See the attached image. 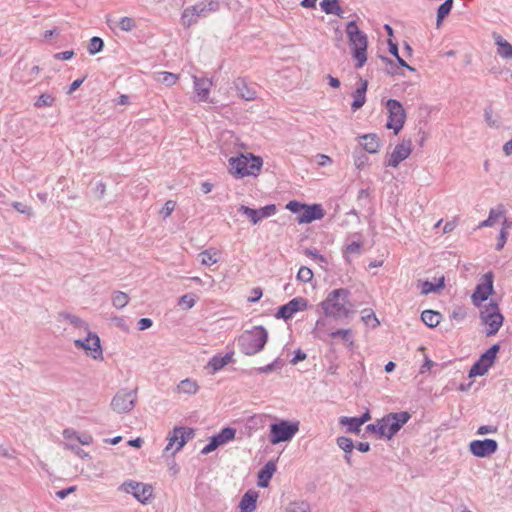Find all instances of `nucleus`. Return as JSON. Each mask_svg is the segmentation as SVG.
I'll return each instance as SVG.
<instances>
[{
  "mask_svg": "<svg viewBox=\"0 0 512 512\" xmlns=\"http://www.w3.org/2000/svg\"><path fill=\"white\" fill-rule=\"evenodd\" d=\"M350 291L346 288L334 289L320 303L323 313L327 317L341 320L354 313V305L349 300Z\"/></svg>",
  "mask_w": 512,
  "mask_h": 512,
  "instance_id": "1",
  "label": "nucleus"
},
{
  "mask_svg": "<svg viewBox=\"0 0 512 512\" xmlns=\"http://www.w3.org/2000/svg\"><path fill=\"white\" fill-rule=\"evenodd\" d=\"M346 34L351 48L352 57L356 60V68H362L367 61V35L359 29L355 21L347 23Z\"/></svg>",
  "mask_w": 512,
  "mask_h": 512,
  "instance_id": "2",
  "label": "nucleus"
},
{
  "mask_svg": "<svg viewBox=\"0 0 512 512\" xmlns=\"http://www.w3.org/2000/svg\"><path fill=\"white\" fill-rule=\"evenodd\" d=\"M268 341V331L263 326H255L243 332L237 341L240 351L248 356L261 352Z\"/></svg>",
  "mask_w": 512,
  "mask_h": 512,
  "instance_id": "3",
  "label": "nucleus"
},
{
  "mask_svg": "<svg viewBox=\"0 0 512 512\" xmlns=\"http://www.w3.org/2000/svg\"><path fill=\"white\" fill-rule=\"evenodd\" d=\"M480 308V320L481 323L487 326L486 336L495 335L503 324L504 317L500 313L498 304L491 301L487 305H483Z\"/></svg>",
  "mask_w": 512,
  "mask_h": 512,
  "instance_id": "4",
  "label": "nucleus"
},
{
  "mask_svg": "<svg viewBox=\"0 0 512 512\" xmlns=\"http://www.w3.org/2000/svg\"><path fill=\"white\" fill-rule=\"evenodd\" d=\"M299 430L298 422H290L281 420L280 422L273 423L270 426V442L278 444L291 440Z\"/></svg>",
  "mask_w": 512,
  "mask_h": 512,
  "instance_id": "5",
  "label": "nucleus"
},
{
  "mask_svg": "<svg viewBox=\"0 0 512 512\" xmlns=\"http://www.w3.org/2000/svg\"><path fill=\"white\" fill-rule=\"evenodd\" d=\"M386 109L388 111V121L386 127L393 129L395 134L403 128L406 120V112L402 104L396 99H389L386 102Z\"/></svg>",
  "mask_w": 512,
  "mask_h": 512,
  "instance_id": "6",
  "label": "nucleus"
},
{
  "mask_svg": "<svg viewBox=\"0 0 512 512\" xmlns=\"http://www.w3.org/2000/svg\"><path fill=\"white\" fill-rule=\"evenodd\" d=\"M136 400V389H120L112 398L110 407L116 413H128L135 407Z\"/></svg>",
  "mask_w": 512,
  "mask_h": 512,
  "instance_id": "7",
  "label": "nucleus"
},
{
  "mask_svg": "<svg viewBox=\"0 0 512 512\" xmlns=\"http://www.w3.org/2000/svg\"><path fill=\"white\" fill-rule=\"evenodd\" d=\"M499 350V344H494L483 354H481L479 359L470 368L468 376L470 378L475 376H483L489 370V368L493 366Z\"/></svg>",
  "mask_w": 512,
  "mask_h": 512,
  "instance_id": "8",
  "label": "nucleus"
},
{
  "mask_svg": "<svg viewBox=\"0 0 512 512\" xmlns=\"http://www.w3.org/2000/svg\"><path fill=\"white\" fill-rule=\"evenodd\" d=\"M411 414L407 411L392 412L382 418L385 429L384 437L392 439L400 429L410 420Z\"/></svg>",
  "mask_w": 512,
  "mask_h": 512,
  "instance_id": "9",
  "label": "nucleus"
},
{
  "mask_svg": "<svg viewBox=\"0 0 512 512\" xmlns=\"http://www.w3.org/2000/svg\"><path fill=\"white\" fill-rule=\"evenodd\" d=\"M119 490L127 494H132L141 503H146L152 497L153 492L150 485L134 480L125 481L119 487Z\"/></svg>",
  "mask_w": 512,
  "mask_h": 512,
  "instance_id": "10",
  "label": "nucleus"
},
{
  "mask_svg": "<svg viewBox=\"0 0 512 512\" xmlns=\"http://www.w3.org/2000/svg\"><path fill=\"white\" fill-rule=\"evenodd\" d=\"M483 281L477 284L471 299L476 307H482V302L486 301L488 297L494 292L493 290V274L488 272L484 274Z\"/></svg>",
  "mask_w": 512,
  "mask_h": 512,
  "instance_id": "11",
  "label": "nucleus"
},
{
  "mask_svg": "<svg viewBox=\"0 0 512 512\" xmlns=\"http://www.w3.org/2000/svg\"><path fill=\"white\" fill-rule=\"evenodd\" d=\"M87 337L85 339H76L74 345L77 348L84 349L85 351L91 352V357L95 360L102 359V348L100 344V338L97 334L87 331Z\"/></svg>",
  "mask_w": 512,
  "mask_h": 512,
  "instance_id": "12",
  "label": "nucleus"
},
{
  "mask_svg": "<svg viewBox=\"0 0 512 512\" xmlns=\"http://www.w3.org/2000/svg\"><path fill=\"white\" fill-rule=\"evenodd\" d=\"M276 205L269 204L260 209H253L245 205H241L238 211L247 216L252 224H257L260 220L268 218L276 213Z\"/></svg>",
  "mask_w": 512,
  "mask_h": 512,
  "instance_id": "13",
  "label": "nucleus"
},
{
  "mask_svg": "<svg viewBox=\"0 0 512 512\" xmlns=\"http://www.w3.org/2000/svg\"><path fill=\"white\" fill-rule=\"evenodd\" d=\"M470 452L480 458L494 454L498 449V443L494 439L473 440L469 444Z\"/></svg>",
  "mask_w": 512,
  "mask_h": 512,
  "instance_id": "14",
  "label": "nucleus"
},
{
  "mask_svg": "<svg viewBox=\"0 0 512 512\" xmlns=\"http://www.w3.org/2000/svg\"><path fill=\"white\" fill-rule=\"evenodd\" d=\"M412 151V142L411 140L403 139L402 142L396 145L394 151L389 156L388 160L385 162V166L396 168L398 165L409 157Z\"/></svg>",
  "mask_w": 512,
  "mask_h": 512,
  "instance_id": "15",
  "label": "nucleus"
},
{
  "mask_svg": "<svg viewBox=\"0 0 512 512\" xmlns=\"http://www.w3.org/2000/svg\"><path fill=\"white\" fill-rule=\"evenodd\" d=\"M307 300L302 297H296L290 300L287 304H284L278 308L275 317L278 319L288 320L296 312L306 309Z\"/></svg>",
  "mask_w": 512,
  "mask_h": 512,
  "instance_id": "16",
  "label": "nucleus"
},
{
  "mask_svg": "<svg viewBox=\"0 0 512 512\" xmlns=\"http://www.w3.org/2000/svg\"><path fill=\"white\" fill-rule=\"evenodd\" d=\"M325 215L321 204H304L302 213L297 217L299 224L311 223L315 220L322 219Z\"/></svg>",
  "mask_w": 512,
  "mask_h": 512,
  "instance_id": "17",
  "label": "nucleus"
},
{
  "mask_svg": "<svg viewBox=\"0 0 512 512\" xmlns=\"http://www.w3.org/2000/svg\"><path fill=\"white\" fill-rule=\"evenodd\" d=\"M248 164L249 158L245 155H240L239 157H231L229 159L230 172L236 178H242L244 176H248Z\"/></svg>",
  "mask_w": 512,
  "mask_h": 512,
  "instance_id": "18",
  "label": "nucleus"
},
{
  "mask_svg": "<svg viewBox=\"0 0 512 512\" xmlns=\"http://www.w3.org/2000/svg\"><path fill=\"white\" fill-rule=\"evenodd\" d=\"M367 88L368 81L360 77L359 86L352 94L353 102L351 103V109L353 111L359 110L365 104Z\"/></svg>",
  "mask_w": 512,
  "mask_h": 512,
  "instance_id": "19",
  "label": "nucleus"
},
{
  "mask_svg": "<svg viewBox=\"0 0 512 512\" xmlns=\"http://www.w3.org/2000/svg\"><path fill=\"white\" fill-rule=\"evenodd\" d=\"M194 91L201 102L208 100L210 89L213 85L212 80L208 78H198L193 76Z\"/></svg>",
  "mask_w": 512,
  "mask_h": 512,
  "instance_id": "20",
  "label": "nucleus"
},
{
  "mask_svg": "<svg viewBox=\"0 0 512 512\" xmlns=\"http://www.w3.org/2000/svg\"><path fill=\"white\" fill-rule=\"evenodd\" d=\"M234 86L238 95L242 99L252 101L256 98V91L252 87L248 86L244 78H237L234 81Z\"/></svg>",
  "mask_w": 512,
  "mask_h": 512,
  "instance_id": "21",
  "label": "nucleus"
},
{
  "mask_svg": "<svg viewBox=\"0 0 512 512\" xmlns=\"http://www.w3.org/2000/svg\"><path fill=\"white\" fill-rule=\"evenodd\" d=\"M275 471L276 464L273 461H268L258 472V486L267 487Z\"/></svg>",
  "mask_w": 512,
  "mask_h": 512,
  "instance_id": "22",
  "label": "nucleus"
},
{
  "mask_svg": "<svg viewBox=\"0 0 512 512\" xmlns=\"http://www.w3.org/2000/svg\"><path fill=\"white\" fill-rule=\"evenodd\" d=\"M257 499L258 494L256 491H247L240 500V512H253L256 509Z\"/></svg>",
  "mask_w": 512,
  "mask_h": 512,
  "instance_id": "23",
  "label": "nucleus"
},
{
  "mask_svg": "<svg viewBox=\"0 0 512 512\" xmlns=\"http://www.w3.org/2000/svg\"><path fill=\"white\" fill-rule=\"evenodd\" d=\"M360 139L362 140L360 143L361 146L368 153L373 154V153H377L379 151L380 139L377 136V134H374V133L365 134V135H362L360 137Z\"/></svg>",
  "mask_w": 512,
  "mask_h": 512,
  "instance_id": "24",
  "label": "nucleus"
},
{
  "mask_svg": "<svg viewBox=\"0 0 512 512\" xmlns=\"http://www.w3.org/2000/svg\"><path fill=\"white\" fill-rule=\"evenodd\" d=\"M189 8L197 18L206 17L209 12L217 10L218 3L214 1H210L208 3L201 2L190 6Z\"/></svg>",
  "mask_w": 512,
  "mask_h": 512,
  "instance_id": "25",
  "label": "nucleus"
},
{
  "mask_svg": "<svg viewBox=\"0 0 512 512\" xmlns=\"http://www.w3.org/2000/svg\"><path fill=\"white\" fill-rule=\"evenodd\" d=\"M444 285H445L444 284V276H441L440 278H438L435 283L430 282L428 280L423 281L420 284L421 294L427 295L430 293H437L444 287Z\"/></svg>",
  "mask_w": 512,
  "mask_h": 512,
  "instance_id": "26",
  "label": "nucleus"
},
{
  "mask_svg": "<svg viewBox=\"0 0 512 512\" xmlns=\"http://www.w3.org/2000/svg\"><path fill=\"white\" fill-rule=\"evenodd\" d=\"M198 390H199L198 383L195 380L190 379V378H186V379L182 380L177 386V391L179 393H183V394H187V395H194L198 392Z\"/></svg>",
  "mask_w": 512,
  "mask_h": 512,
  "instance_id": "27",
  "label": "nucleus"
},
{
  "mask_svg": "<svg viewBox=\"0 0 512 512\" xmlns=\"http://www.w3.org/2000/svg\"><path fill=\"white\" fill-rule=\"evenodd\" d=\"M194 435L195 431L193 428L182 426L181 433L178 434V445L175 447L171 454L174 455L176 452L180 451L184 445L194 437Z\"/></svg>",
  "mask_w": 512,
  "mask_h": 512,
  "instance_id": "28",
  "label": "nucleus"
},
{
  "mask_svg": "<svg viewBox=\"0 0 512 512\" xmlns=\"http://www.w3.org/2000/svg\"><path fill=\"white\" fill-rule=\"evenodd\" d=\"M442 318V315L434 310H425L421 313V320L428 327H436Z\"/></svg>",
  "mask_w": 512,
  "mask_h": 512,
  "instance_id": "29",
  "label": "nucleus"
},
{
  "mask_svg": "<svg viewBox=\"0 0 512 512\" xmlns=\"http://www.w3.org/2000/svg\"><path fill=\"white\" fill-rule=\"evenodd\" d=\"M498 54L505 59H512V45L501 36L495 38Z\"/></svg>",
  "mask_w": 512,
  "mask_h": 512,
  "instance_id": "30",
  "label": "nucleus"
},
{
  "mask_svg": "<svg viewBox=\"0 0 512 512\" xmlns=\"http://www.w3.org/2000/svg\"><path fill=\"white\" fill-rule=\"evenodd\" d=\"M484 120L491 128L498 129L501 126L500 117L499 115L494 114L491 105L486 106L484 109Z\"/></svg>",
  "mask_w": 512,
  "mask_h": 512,
  "instance_id": "31",
  "label": "nucleus"
},
{
  "mask_svg": "<svg viewBox=\"0 0 512 512\" xmlns=\"http://www.w3.org/2000/svg\"><path fill=\"white\" fill-rule=\"evenodd\" d=\"M59 317L65 319L77 329L88 331V324L76 315L67 312H62L59 314Z\"/></svg>",
  "mask_w": 512,
  "mask_h": 512,
  "instance_id": "32",
  "label": "nucleus"
},
{
  "mask_svg": "<svg viewBox=\"0 0 512 512\" xmlns=\"http://www.w3.org/2000/svg\"><path fill=\"white\" fill-rule=\"evenodd\" d=\"M339 423L347 427V432L356 434L360 432L362 426L357 417L343 416L339 419Z\"/></svg>",
  "mask_w": 512,
  "mask_h": 512,
  "instance_id": "33",
  "label": "nucleus"
},
{
  "mask_svg": "<svg viewBox=\"0 0 512 512\" xmlns=\"http://www.w3.org/2000/svg\"><path fill=\"white\" fill-rule=\"evenodd\" d=\"M329 336L332 338V339H335V338H341V340L346 343L349 347H352L354 345V340H353V332L351 329H339V330H336V331H332Z\"/></svg>",
  "mask_w": 512,
  "mask_h": 512,
  "instance_id": "34",
  "label": "nucleus"
},
{
  "mask_svg": "<svg viewBox=\"0 0 512 512\" xmlns=\"http://www.w3.org/2000/svg\"><path fill=\"white\" fill-rule=\"evenodd\" d=\"M200 262L202 265L211 266L218 261V252L213 249H207L199 253Z\"/></svg>",
  "mask_w": 512,
  "mask_h": 512,
  "instance_id": "35",
  "label": "nucleus"
},
{
  "mask_svg": "<svg viewBox=\"0 0 512 512\" xmlns=\"http://www.w3.org/2000/svg\"><path fill=\"white\" fill-rule=\"evenodd\" d=\"M320 6L326 14H335L341 17L342 9L337 0H322Z\"/></svg>",
  "mask_w": 512,
  "mask_h": 512,
  "instance_id": "36",
  "label": "nucleus"
},
{
  "mask_svg": "<svg viewBox=\"0 0 512 512\" xmlns=\"http://www.w3.org/2000/svg\"><path fill=\"white\" fill-rule=\"evenodd\" d=\"M454 0H445L437 9V26L439 27L442 21L452 10Z\"/></svg>",
  "mask_w": 512,
  "mask_h": 512,
  "instance_id": "37",
  "label": "nucleus"
},
{
  "mask_svg": "<svg viewBox=\"0 0 512 512\" xmlns=\"http://www.w3.org/2000/svg\"><path fill=\"white\" fill-rule=\"evenodd\" d=\"M362 252V243L359 241H354L350 244H347L343 249V257L347 262H351L350 255L356 254L360 255Z\"/></svg>",
  "mask_w": 512,
  "mask_h": 512,
  "instance_id": "38",
  "label": "nucleus"
},
{
  "mask_svg": "<svg viewBox=\"0 0 512 512\" xmlns=\"http://www.w3.org/2000/svg\"><path fill=\"white\" fill-rule=\"evenodd\" d=\"M236 435V429L232 427L223 428L218 434L215 436L218 438L221 445L226 444L227 442L233 440Z\"/></svg>",
  "mask_w": 512,
  "mask_h": 512,
  "instance_id": "39",
  "label": "nucleus"
},
{
  "mask_svg": "<svg viewBox=\"0 0 512 512\" xmlns=\"http://www.w3.org/2000/svg\"><path fill=\"white\" fill-rule=\"evenodd\" d=\"M129 302V297L126 293L121 291H116L112 295V304L115 308L121 309L124 308Z\"/></svg>",
  "mask_w": 512,
  "mask_h": 512,
  "instance_id": "40",
  "label": "nucleus"
},
{
  "mask_svg": "<svg viewBox=\"0 0 512 512\" xmlns=\"http://www.w3.org/2000/svg\"><path fill=\"white\" fill-rule=\"evenodd\" d=\"M249 164H248V172L249 175H256V172H259L262 165L263 160L259 156H254L253 154H249Z\"/></svg>",
  "mask_w": 512,
  "mask_h": 512,
  "instance_id": "41",
  "label": "nucleus"
},
{
  "mask_svg": "<svg viewBox=\"0 0 512 512\" xmlns=\"http://www.w3.org/2000/svg\"><path fill=\"white\" fill-rule=\"evenodd\" d=\"M156 79L166 86H172L176 83L178 76L174 73L163 71L157 74Z\"/></svg>",
  "mask_w": 512,
  "mask_h": 512,
  "instance_id": "42",
  "label": "nucleus"
},
{
  "mask_svg": "<svg viewBox=\"0 0 512 512\" xmlns=\"http://www.w3.org/2000/svg\"><path fill=\"white\" fill-rule=\"evenodd\" d=\"M104 48V42L100 37L94 36L90 39L88 45V52L91 55H95L101 52Z\"/></svg>",
  "mask_w": 512,
  "mask_h": 512,
  "instance_id": "43",
  "label": "nucleus"
},
{
  "mask_svg": "<svg viewBox=\"0 0 512 512\" xmlns=\"http://www.w3.org/2000/svg\"><path fill=\"white\" fill-rule=\"evenodd\" d=\"M54 101H55V98L52 94L43 93L35 101L34 106L37 108L51 107L53 105Z\"/></svg>",
  "mask_w": 512,
  "mask_h": 512,
  "instance_id": "44",
  "label": "nucleus"
},
{
  "mask_svg": "<svg viewBox=\"0 0 512 512\" xmlns=\"http://www.w3.org/2000/svg\"><path fill=\"white\" fill-rule=\"evenodd\" d=\"M197 19L198 18L195 16V14L191 11V9L189 7L184 9L182 16H181V21H182V24L184 27L188 28V27L192 26L193 24H195L197 22Z\"/></svg>",
  "mask_w": 512,
  "mask_h": 512,
  "instance_id": "45",
  "label": "nucleus"
},
{
  "mask_svg": "<svg viewBox=\"0 0 512 512\" xmlns=\"http://www.w3.org/2000/svg\"><path fill=\"white\" fill-rule=\"evenodd\" d=\"M336 442L338 447L342 449L345 453H351L354 448V442L349 437L340 436L337 438Z\"/></svg>",
  "mask_w": 512,
  "mask_h": 512,
  "instance_id": "46",
  "label": "nucleus"
},
{
  "mask_svg": "<svg viewBox=\"0 0 512 512\" xmlns=\"http://www.w3.org/2000/svg\"><path fill=\"white\" fill-rule=\"evenodd\" d=\"M181 430H182V426H176V427H174L172 432L169 433L168 438H167L168 444L165 447V452L170 451L175 444H176V446L178 445V440H179L178 434L181 433Z\"/></svg>",
  "mask_w": 512,
  "mask_h": 512,
  "instance_id": "47",
  "label": "nucleus"
},
{
  "mask_svg": "<svg viewBox=\"0 0 512 512\" xmlns=\"http://www.w3.org/2000/svg\"><path fill=\"white\" fill-rule=\"evenodd\" d=\"M502 216L501 211H496L494 209H491L489 212V216L486 220L482 221L479 225V227H490L493 226L496 220Z\"/></svg>",
  "mask_w": 512,
  "mask_h": 512,
  "instance_id": "48",
  "label": "nucleus"
},
{
  "mask_svg": "<svg viewBox=\"0 0 512 512\" xmlns=\"http://www.w3.org/2000/svg\"><path fill=\"white\" fill-rule=\"evenodd\" d=\"M366 431L370 433H376L379 437H384L385 429L382 419L378 420L376 423L368 424L366 426Z\"/></svg>",
  "mask_w": 512,
  "mask_h": 512,
  "instance_id": "49",
  "label": "nucleus"
},
{
  "mask_svg": "<svg viewBox=\"0 0 512 512\" xmlns=\"http://www.w3.org/2000/svg\"><path fill=\"white\" fill-rule=\"evenodd\" d=\"M313 278V272L310 268L306 266L300 267L298 273H297V279L301 282L308 283Z\"/></svg>",
  "mask_w": 512,
  "mask_h": 512,
  "instance_id": "50",
  "label": "nucleus"
},
{
  "mask_svg": "<svg viewBox=\"0 0 512 512\" xmlns=\"http://www.w3.org/2000/svg\"><path fill=\"white\" fill-rule=\"evenodd\" d=\"M511 226L510 223L507 222V220L505 219L504 221V227L501 229L500 231V234H499V237H498V241H497V244H496V250L497 251H500L503 249L505 243H506V240H507V232H506V228H509Z\"/></svg>",
  "mask_w": 512,
  "mask_h": 512,
  "instance_id": "51",
  "label": "nucleus"
},
{
  "mask_svg": "<svg viewBox=\"0 0 512 512\" xmlns=\"http://www.w3.org/2000/svg\"><path fill=\"white\" fill-rule=\"evenodd\" d=\"M362 314V320L365 324H369L370 321H374L373 327H376L379 325V320L377 319L375 313L371 309H364L361 312Z\"/></svg>",
  "mask_w": 512,
  "mask_h": 512,
  "instance_id": "52",
  "label": "nucleus"
},
{
  "mask_svg": "<svg viewBox=\"0 0 512 512\" xmlns=\"http://www.w3.org/2000/svg\"><path fill=\"white\" fill-rule=\"evenodd\" d=\"M225 365V360L222 359V356L215 355L208 362V367L212 368L213 372L219 371Z\"/></svg>",
  "mask_w": 512,
  "mask_h": 512,
  "instance_id": "53",
  "label": "nucleus"
},
{
  "mask_svg": "<svg viewBox=\"0 0 512 512\" xmlns=\"http://www.w3.org/2000/svg\"><path fill=\"white\" fill-rule=\"evenodd\" d=\"M118 26L122 31L129 32L135 27V20L130 17H122L118 21Z\"/></svg>",
  "mask_w": 512,
  "mask_h": 512,
  "instance_id": "54",
  "label": "nucleus"
},
{
  "mask_svg": "<svg viewBox=\"0 0 512 512\" xmlns=\"http://www.w3.org/2000/svg\"><path fill=\"white\" fill-rule=\"evenodd\" d=\"M179 305L185 306V308L190 309L196 303V296L194 294H185L179 298Z\"/></svg>",
  "mask_w": 512,
  "mask_h": 512,
  "instance_id": "55",
  "label": "nucleus"
},
{
  "mask_svg": "<svg viewBox=\"0 0 512 512\" xmlns=\"http://www.w3.org/2000/svg\"><path fill=\"white\" fill-rule=\"evenodd\" d=\"M310 507L308 503L300 502V503H291L289 507H287L286 512H309Z\"/></svg>",
  "mask_w": 512,
  "mask_h": 512,
  "instance_id": "56",
  "label": "nucleus"
},
{
  "mask_svg": "<svg viewBox=\"0 0 512 512\" xmlns=\"http://www.w3.org/2000/svg\"><path fill=\"white\" fill-rule=\"evenodd\" d=\"M64 448L74 452L78 457L82 459L89 458V454L81 449L78 445L72 443H64Z\"/></svg>",
  "mask_w": 512,
  "mask_h": 512,
  "instance_id": "57",
  "label": "nucleus"
},
{
  "mask_svg": "<svg viewBox=\"0 0 512 512\" xmlns=\"http://www.w3.org/2000/svg\"><path fill=\"white\" fill-rule=\"evenodd\" d=\"M282 366V363L279 359H276L274 362L266 365V366H263V367H259V368H256L255 371L259 374H263V373H270L272 372L275 368H280Z\"/></svg>",
  "mask_w": 512,
  "mask_h": 512,
  "instance_id": "58",
  "label": "nucleus"
},
{
  "mask_svg": "<svg viewBox=\"0 0 512 512\" xmlns=\"http://www.w3.org/2000/svg\"><path fill=\"white\" fill-rule=\"evenodd\" d=\"M368 162V157L363 152L354 153V164L358 169H362Z\"/></svg>",
  "mask_w": 512,
  "mask_h": 512,
  "instance_id": "59",
  "label": "nucleus"
},
{
  "mask_svg": "<svg viewBox=\"0 0 512 512\" xmlns=\"http://www.w3.org/2000/svg\"><path fill=\"white\" fill-rule=\"evenodd\" d=\"M11 205L17 212L21 214H26L28 216L32 215V208L22 202L15 201Z\"/></svg>",
  "mask_w": 512,
  "mask_h": 512,
  "instance_id": "60",
  "label": "nucleus"
},
{
  "mask_svg": "<svg viewBox=\"0 0 512 512\" xmlns=\"http://www.w3.org/2000/svg\"><path fill=\"white\" fill-rule=\"evenodd\" d=\"M303 207H304V204L300 203L296 200H292V201L288 202L286 205V208L288 210H290L292 213L299 214V215L302 213Z\"/></svg>",
  "mask_w": 512,
  "mask_h": 512,
  "instance_id": "61",
  "label": "nucleus"
},
{
  "mask_svg": "<svg viewBox=\"0 0 512 512\" xmlns=\"http://www.w3.org/2000/svg\"><path fill=\"white\" fill-rule=\"evenodd\" d=\"M176 206V203L172 200H168L165 202L164 206L162 207L160 213L164 218H167L171 215V213L174 211Z\"/></svg>",
  "mask_w": 512,
  "mask_h": 512,
  "instance_id": "62",
  "label": "nucleus"
},
{
  "mask_svg": "<svg viewBox=\"0 0 512 512\" xmlns=\"http://www.w3.org/2000/svg\"><path fill=\"white\" fill-rule=\"evenodd\" d=\"M40 69H39V66L37 65H34L32 67L29 68V71H28V75L30 76L29 78L25 79L23 77H20L19 78V81L22 82L23 84H28L29 82L32 81V78L35 77L36 75H38Z\"/></svg>",
  "mask_w": 512,
  "mask_h": 512,
  "instance_id": "63",
  "label": "nucleus"
},
{
  "mask_svg": "<svg viewBox=\"0 0 512 512\" xmlns=\"http://www.w3.org/2000/svg\"><path fill=\"white\" fill-rule=\"evenodd\" d=\"M304 254L306 256H308V257H313V258L317 259L320 262L326 263L325 257L323 255L319 254L316 249H309V248H307L304 251Z\"/></svg>",
  "mask_w": 512,
  "mask_h": 512,
  "instance_id": "64",
  "label": "nucleus"
}]
</instances>
